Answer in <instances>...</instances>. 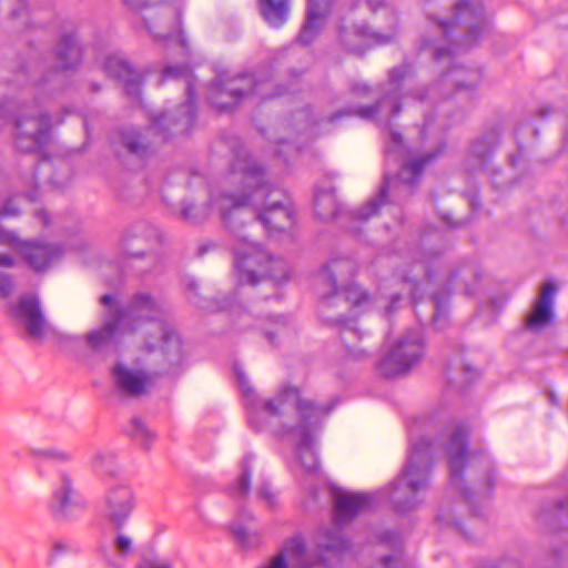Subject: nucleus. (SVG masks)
<instances>
[{"mask_svg":"<svg viewBox=\"0 0 568 568\" xmlns=\"http://www.w3.org/2000/svg\"><path fill=\"white\" fill-rule=\"evenodd\" d=\"M390 140L395 146H400L403 143V136L398 132H390Z\"/></svg>","mask_w":568,"mask_h":568,"instance_id":"bf43d9fd","label":"nucleus"},{"mask_svg":"<svg viewBox=\"0 0 568 568\" xmlns=\"http://www.w3.org/2000/svg\"><path fill=\"white\" fill-rule=\"evenodd\" d=\"M260 12L265 22L274 28H281L290 17L291 0H258Z\"/></svg>","mask_w":568,"mask_h":568,"instance_id":"72a5a7b5","label":"nucleus"},{"mask_svg":"<svg viewBox=\"0 0 568 568\" xmlns=\"http://www.w3.org/2000/svg\"><path fill=\"white\" fill-rule=\"evenodd\" d=\"M351 91L356 95H368L372 89L365 82H356L351 87Z\"/></svg>","mask_w":568,"mask_h":568,"instance_id":"864d4df0","label":"nucleus"},{"mask_svg":"<svg viewBox=\"0 0 568 568\" xmlns=\"http://www.w3.org/2000/svg\"><path fill=\"white\" fill-rule=\"evenodd\" d=\"M332 0H307L306 10H314L321 13L329 14Z\"/></svg>","mask_w":568,"mask_h":568,"instance_id":"09e8293b","label":"nucleus"},{"mask_svg":"<svg viewBox=\"0 0 568 568\" xmlns=\"http://www.w3.org/2000/svg\"><path fill=\"white\" fill-rule=\"evenodd\" d=\"M254 456L246 454L241 460L240 471L233 480L225 487L226 495L235 500H244L251 493L252 463Z\"/></svg>","mask_w":568,"mask_h":568,"instance_id":"473e14b6","label":"nucleus"},{"mask_svg":"<svg viewBox=\"0 0 568 568\" xmlns=\"http://www.w3.org/2000/svg\"><path fill=\"white\" fill-rule=\"evenodd\" d=\"M291 90L276 84L271 77L243 73L233 78L217 77L209 88L207 100L219 112H230L241 103L281 97Z\"/></svg>","mask_w":568,"mask_h":568,"instance_id":"f8f14e48","label":"nucleus"},{"mask_svg":"<svg viewBox=\"0 0 568 568\" xmlns=\"http://www.w3.org/2000/svg\"><path fill=\"white\" fill-rule=\"evenodd\" d=\"M231 184H237V194H224L222 221L234 234V268L239 284H258L273 281L283 284L294 280L288 263L271 255L260 243L242 234L243 210L251 207L253 221L261 223L268 237L277 239L286 234L295 224L296 212L292 201L282 194L268 179L264 166L252 159L244 146L234 152L231 171L226 176Z\"/></svg>","mask_w":568,"mask_h":568,"instance_id":"f03ea898","label":"nucleus"},{"mask_svg":"<svg viewBox=\"0 0 568 568\" xmlns=\"http://www.w3.org/2000/svg\"><path fill=\"white\" fill-rule=\"evenodd\" d=\"M256 497L262 500L268 509H274L277 504L276 494L273 491L268 483L262 484L256 489Z\"/></svg>","mask_w":568,"mask_h":568,"instance_id":"37998d69","label":"nucleus"},{"mask_svg":"<svg viewBox=\"0 0 568 568\" xmlns=\"http://www.w3.org/2000/svg\"><path fill=\"white\" fill-rule=\"evenodd\" d=\"M276 144H287L294 152H298L302 148V143L296 136L291 135L290 138H281L274 141Z\"/></svg>","mask_w":568,"mask_h":568,"instance_id":"603ef678","label":"nucleus"},{"mask_svg":"<svg viewBox=\"0 0 568 568\" xmlns=\"http://www.w3.org/2000/svg\"><path fill=\"white\" fill-rule=\"evenodd\" d=\"M52 57L54 65L40 74L38 63L31 59L14 61L7 70H21V65H26L24 70L29 71L33 83L38 84V90L60 94L67 88L68 73L75 72L83 61V45L78 33H62L53 47Z\"/></svg>","mask_w":568,"mask_h":568,"instance_id":"9b49d317","label":"nucleus"},{"mask_svg":"<svg viewBox=\"0 0 568 568\" xmlns=\"http://www.w3.org/2000/svg\"><path fill=\"white\" fill-rule=\"evenodd\" d=\"M436 521L440 527L452 528L463 535L466 539L471 540L473 536L468 532L460 519L455 516V505L444 504L439 507Z\"/></svg>","mask_w":568,"mask_h":568,"instance_id":"58836bf2","label":"nucleus"},{"mask_svg":"<svg viewBox=\"0 0 568 568\" xmlns=\"http://www.w3.org/2000/svg\"><path fill=\"white\" fill-rule=\"evenodd\" d=\"M341 203L335 194V187L331 181L321 182L315 189L314 210L323 221L335 219L341 212Z\"/></svg>","mask_w":568,"mask_h":568,"instance_id":"2f4dec72","label":"nucleus"},{"mask_svg":"<svg viewBox=\"0 0 568 568\" xmlns=\"http://www.w3.org/2000/svg\"><path fill=\"white\" fill-rule=\"evenodd\" d=\"M32 455L39 462H68L71 458L69 453L58 450L54 448L32 449Z\"/></svg>","mask_w":568,"mask_h":568,"instance_id":"a19ab883","label":"nucleus"},{"mask_svg":"<svg viewBox=\"0 0 568 568\" xmlns=\"http://www.w3.org/2000/svg\"><path fill=\"white\" fill-rule=\"evenodd\" d=\"M433 121H434V119L430 115H428V114L425 115V121H424V125H423V133H425L428 130V128L430 126Z\"/></svg>","mask_w":568,"mask_h":568,"instance_id":"338daca9","label":"nucleus"},{"mask_svg":"<svg viewBox=\"0 0 568 568\" xmlns=\"http://www.w3.org/2000/svg\"><path fill=\"white\" fill-rule=\"evenodd\" d=\"M423 424V418H415L408 425V457L402 473L388 487L374 493L333 489L334 527L318 529L315 541L324 531L342 538L347 542L343 559L351 548V542L343 536L342 529L358 515L375 509L384 499L389 500L399 514L416 509L424 501L423 491L430 484L434 457L439 449L447 459L450 486L460 494L469 507L470 520H477L483 516L481 504L490 499L497 479L491 456L486 450H468L469 432L464 422L447 425L434 440L417 436Z\"/></svg>","mask_w":568,"mask_h":568,"instance_id":"f257e3e1","label":"nucleus"},{"mask_svg":"<svg viewBox=\"0 0 568 568\" xmlns=\"http://www.w3.org/2000/svg\"><path fill=\"white\" fill-rule=\"evenodd\" d=\"M397 538V535L395 532L386 531L382 536V540L385 542H388L390 540H395Z\"/></svg>","mask_w":568,"mask_h":568,"instance_id":"0e129e2a","label":"nucleus"},{"mask_svg":"<svg viewBox=\"0 0 568 568\" xmlns=\"http://www.w3.org/2000/svg\"><path fill=\"white\" fill-rule=\"evenodd\" d=\"M83 498L74 490L72 479L65 473L52 491L49 509L57 520H71L78 518L84 510Z\"/></svg>","mask_w":568,"mask_h":568,"instance_id":"5701e85b","label":"nucleus"},{"mask_svg":"<svg viewBox=\"0 0 568 568\" xmlns=\"http://www.w3.org/2000/svg\"><path fill=\"white\" fill-rule=\"evenodd\" d=\"M111 376L118 393L125 397H141L149 393L153 385L150 373L129 367L121 362L112 367Z\"/></svg>","mask_w":568,"mask_h":568,"instance_id":"b1692460","label":"nucleus"},{"mask_svg":"<svg viewBox=\"0 0 568 568\" xmlns=\"http://www.w3.org/2000/svg\"><path fill=\"white\" fill-rule=\"evenodd\" d=\"M501 133L503 129L499 124L486 128L469 142L465 156L466 170L473 174H488L493 187L499 191L508 184V181L503 179V171L493 163L495 152L501 144Z\"/></svg>","mask_w":568,"mask_h":568,"instance_id":"dca6fc26","label":"nucleus"},{"mask_svg":"<svg viewBox=\"0 0 568 568\" xmlns=\"http://www.w3.org/2000/svg\"><path fill=\"white\" fill-rule=\"evenodd\" d=\"M123 2L131 10H138L149 7L150 0H123Z\"/></svg>","mask_w":568,"mask_h":568,"instance_id":"6e6d98bb","label":"nucleus"},{"mask_svg":"<svg viewBox=\"0 0 568 568\" xmlns=\"http://www.w3.org/2000/svg\"><path fill=\"white\" fill-rule=\"evenodd\" d=\"M463 373L468 383H471L473 381L479 377V372L473 368L469 364L463 365Z\"/></svg>","mask_w":568,"mask_h":568,"instance_id":"5fc2aeb1","label":"nucleus"},{"mask_svg":"<svg viewBox=\"0 0 568 568\" xmlns=\"http://www.w3.org/2000/svg\"><path fill=\"white\" fill-rule=\"evenodd\" d=\"M314 545V549H308L303 537L295 535L285 541L282 550L264 568H288L286 560L295 568H333L342 561L343 551L347 548L345 540L327 531L322 532Z\"/></svg>","mask_w":568,"mask_h":568,"instance_id":"ddd939ff","label":"nucleus"},{"mask_svg":"<svg viewBox=\"0 0 568 568\" xmlns=\"http://www.w3.org/2000/svg\"><path fill=\"white\" fill-rule=\"evenodd\" d=\"M0 243L22 253L28 265L37 273L47 272L55 265L63 255L59 244L24 242L14 232L0 226Z\"/></svg>","mask_w":568,"mask_h":568,"instance_id":"a211bd4d","label":"nucleus"},{"mask_svg":"<svg viewBox=\"0 0 568 568\" xmlns=\"http://www.w3.org/2000/svg\"><path fill=\"white\" fill-rule=\"evenodd\" d=\"M552 112V109L550 106H546V108H540L538 110V114L540 118H545L547 116L548 114H550Z\"/></svg>","mask_w":568,"mask_h":568,"instance_id":"774afa93","label":"nucleus"},{"mask_svg":"<svg viewBox=\"0 0 568 568\" xmlns=\"http://www.w3.org/2000/svg\"><path fill=\"white\" fill-rule=\"evenodd\" d=\"M17 287L0 286V300L4 315L23 338L40 342L52 334L60 343L80 339V336L62 333L50 324L37 292H19Z\"/></svg>","mask_w":568,"mask_h":568,"instance_id":"1a4fd4ad","label":"nucleus"},{"mask_svg":"<svg viewBox=\"0 0 568 568\" xmlns=\"http://www.w3.org/2000/svg\"><path fill=\"white\" fill-rule=\"evenodd\" d=\"M78 551V546L72 541L58 539L52 542V552L57 557L75 554Z\"/></svg>","mask_w":568,"mask_h":568,"instance_id":"c03bdc74","label":"nucleus"},{"mask_svg":"<svg viewBox=\"0 0 568 568\" xmlns=\"http://www.w3.org/2000/svg\"><path fill=\"white\" fill-rule=\"evenodd\" d=\"M426 286H413L410 292L415 314L420 324L430 321L436 329H443L448 322V305L452 296V286H436L429 292V297L419 301Z\"/></svg>","mask_w":568,"mask_h":568,"instance_id":"412c9836","label":"nucleus"},{"mask_svg":"<svg viewBox=\"0 0 568 568\" xmlns=\"http://www.w3.org/2000/svg\"><path fill=\"white\" fill-rule=\"evenodd\" d=\"M20 213L19 206L16 204L14 199H8L0 207L1 216H16Z\"/></svg>","mask_w":568,"mask_h":568,"instance_id":"8fccbe9b","label":"nucleus"},{"mask_svg":"<svg viewBox=\"0 0 568 568\" xmlns=\"http://www.w3.org/2000/svg\"><path fill=\"white\" fill-rule=\"evenodd\" d=\"M403 284H409V285L419 284V280H417L416 277H413V276H409V275L405 274L403 276Z\"/></svg>","mask_w":568,"mask_h":568,"instance_id":"e2e57ef3","label":"nucleus"},{"mask_svg":"<svg viewBox=\"0 0 568 568\" xmlns=\"http://www.w3.org/2000/svg\"><path fill=\"white\" fill-rule=\"evenodd\" d=\"M13 264V258L8 254H0V265L10 266Z\"/></svg>","mask_w":568,"mask_h":568,"instance_id":"052dcab7","label":"nucleus"},{"mask_svg":"<svg viewBox=\"0 0 568 568\" xmlns=\"http://www.w3.org/2000/svg\"><path fill=\"white\" fill-rule=\"evenodd\" d=\"M353 272V263L348 260H332L317 273V280L323 284H348L345 275Z\"/></svg>","mask_w":568,"mask_h":568,"instance_id":"c9c22d12","label":"nucleus"},{"mask_svg":"<svg viewBox=\"0 0 568 568\" xmlns=\"http://www.w3.org/2000/svg\"><path fill=\"white\" fill-rule=\"evenodd\" d=\"M244 406L247 412L250 426L261 432L266 427L270 417H278L286 407H294L298 414V423L291 428H285L282 436H288L294 442V449L301 466L306 473H315L318 469V457L314 449L316 435L323 426V419L337 404L334 398L327 405H318L312 399L302 398L297 387L285 385L277 396L272 399L260 397L252 387L250 379L240 364L233 367Z\"/></svg>","mask_w":568,"mask_h":568,"instance_id":"20e7f679","label":"nucleus"},{"mask_svg":"<svg viewBox=\"0 0 568 568\" xmlns=\"http://www.w3.org/2000/svg\"><path fill=\"white\" fill-rule=\"evenodd\" d=\"M128 434L145 449L150 447V444L154 439V434L149 430L144 423L138 417L132 418Z\"/></svg>","mask_w":568,"mask_h":568,"instance_id":"ea45409f","label":"nucleus"},{"mask_svg":"<svg viewBox=\"0 0 568 568\" xmlns=\"http://www.w3.org/2000/svg\"><path fill=\"white\" fill-rule=\"evenodd\" d=\"M328 14L306 10V18L297 36V42L303 45L312 44L321 34Z\"/></svg>","mask_w":568,"mask_h":568,"instance_id":"e433bc0d","label":"nucleus"},{"mask_svg":"<svg viewBox=\"0 0 568 568\" xmlns=\"http://www.w3.org/2000/svg\"><path fill=\"white\" fill-rule=\"evenodd\" d=\"M125 265L121 270L122 280H152L162 274L165 268L164 258L156 252L125 253Z\"/></svg>","mask_w":568,"mask_h":568,"instance_id":"a878e982","label":"nucleus"},{"mask_svg":"<svg viewBox=\"0 0 568 568\" xmlns=\"http://www.w3.org/2000/svg\"><path fill=\"white\" fill-rule=\"evenodd\" d=\"M253 514L245 507H241L236 513L235 520L231 524L230 530L236 540V542L243 548H250L254 545L251 540V535L247 529L243 526L244 523L253 520Z\"/></svg>","mask_w":568,"mask_h":568,"instance_id":"4c0bfd02","label":"nucleus"},{"mask_svg":"<svg viewBox=\"0 0 568 568\" xmlns=\"http://www.w3.org/2000/svg\"><path fill=\"white\" fill-rule=\"evenodd\" d=\"M558 509L562 516L568 517V493L558 501Z\"/></svg>","mask_w":568,"mask_h":568,"instance_id":"13d9d810","label":"nucleus"},{"mask_svg":"<svg viewBox=\"0 0 568 568\" xmlns=\"http://www.w3.org/2000/svg\"><path fill=\"white\" fill-rule=\"evenodd\" d=\"M4 70L0 73V120H14V140L21 152H34L48 143L51 116L42 108L57 94L38 90L29 71Z\"/></svg>","mask_w":568,"mask_h":568,"instance_id":"423d86ee","label":"nucleus"},{"mask_svg":"<svg viewBox=\"0 0 568 568\" xmlns=\"http://www.w3.org/2000/svg\"><path fill=\"white\" fill-rule=\"evenodd\" d=\"M30 184L33 185V189L28 191L24 194V196L28 199V201L34 202L38 199V195H37V184H36V172L34 171L32 172V175L30 178Z\"/></svg>","mask_w":568,"mask_h":568,"instance_id":"4d7b16f0","label":"nucleus"},{"mask_svg":"<svg viewBox=\"0 0 568 568\" xmlns=\"http://www.w3.org/2000/svg\"><path fill=\"white\" fill-rule=\"evenodd\" d=\"M164 79H183L185 81L186 100L174 111L164 112L153 118L152 129L162 134L164 140L185 135L192 130L196 120L194 77L189 64L165 65L162 70Z\"/></svg>","mask_w":568,"mask_h":568,"instance_id":"4468645a","label":"nucleus"},{"mask_svg":"<svg viewBox=\"0 0 568 568\" xmlns=\"http://www.w3.org/2000/svg\"><path fill=\"white\" fill-rule=\"evenodd\" d=\"M115 536L112 541L113 551L104 546L98 548L101 559L110 568H123L126 558L133 552V539L122 530H114Z\"/></svg>","mask_w":568,"mask_h":568,"instance_id":"7c9ffc66","label":"nucleus"},{"mask_svg":"<svg viewBox=\"0 0 568 568\" xmlns=\"http://www.w3.org/2000/svg\"><path fill=\"white\" fill-rule=\"evenodd\" d=\"M332 323L334 325L341 326L343 328V334L351 333V334L359 337L356 321L348 318L344 315H341L336 318H333Z\"/></svg>","mask_w":568,"mask_h":568,"instance_id":"de8ad7c7","label":"nucleus"},{"mask_svg":"<svg viewBox=\"0 0 568 568\" xmlns=\"http://www.w3.org/2000/svg\"><path fill=\"white\" fill-rule=\"evenodd\" d=\"M557 288L558 286H542L541 292L532 303L530 312L525 317V329L539 333L552 324Z\"/></svg>","mask_w":568,"mask_h":568,"instance_id":"bb28decb","label":"nucleus"},{"mask_svg":"<svg viewBox=\"0 0 568 568\" xmlns=\"http://www.w3.org/2000/svg\"><path fill=\"white\" fill-rule=\"evenodd\" d=\"M187 194L182 202L173 206L172 212L182 221L190 224H200L211 214L216 205L222 206L224 194H237V187L234 191H223L219 197L209 189L206 179L199 172H190L186 181ZM222 213V210H220Z\"/></svg>","mask_w":568,"mask_h":568,"instance_id":"f3484780","label":"nucleus"},{"mask_svg":"<svg viewBox=\"0 0 568 568\" xmlns=\"http://www.w3.org/2000/svg\"><path fill=\"white\" fill-rule=\"evenodd\" d=\"M136 568H173L172 562L162 557L143 558Z\"/></svg>","mask_w":568,"mask_h":568,"instance_id":"49530a36","label":"nucleus"},{"mask_svg":"<svg viewBox=\"0 0 568 568\" xmlns=\"http://www.w3.org/2000/svg\"><path fill=\"white\" fill-rule=\"evenodd\" d=\"M163 234L158 226L148 221H136L130 224L121 236V246L125 253L132 252L135 242L161 244Z\"/></svg>","mask_w":568,"mask_h":568,"instance_id":"c756f323","label":"nucleus"},{"mask_svg":"<svg viewBox=\"0 0 568 568\" xmlns=\"http://www.w3.org/2000/svg\"><path fill=\"white\" fill-rule=\"evenodd\" d=\"M329 287V293L321 300V304L327 307L339 302H344L362 312L374 308H383L385 315L388 316L396 310V304L400 300L398 295H392L389 300L379 295L372 296L363 290V286Z\"/></svg>","mask_w":568,"mask_h":568,"instance_id":"aec40b11","label":"nucleus"},{"mask_svg":"<svg viewBox=\"0 0 568 568\" xmlns=\"http://www.w3.org/2000/svg\"><path fill=\"white\" fill-rule=\"evenodd\" d=\"M114 459L115 455L112 452H98L93 460V467L99 471L112 475L114 474Z\"/></svg>","mask_w":568,"mask_h":568,"instance_id":"79ce46f5","label":"nucleus"},{"mask_svg":"<svg viewBox=\"0 0 568 568\" xmlns=\"http://www.w3.org/2000/svg\"><path fill=\"white\" fill-rule=\"evenodd\" d=\"M103 71L111 78L121 82L125 94L132 100L141 95L142 75L120 53H109L102 63Z\"/></svg>","mask_w":568,"mask_h":568,"instance_id":"393cba45","label":"nucleus"},{"mask_svg":"<svg viewBox=\"0 0 568 568\" xmlns=\"http://www.w3.org/2000/svg\"><path fill=\"white\" fill-rule=\"evenodd\" d=\"M445 149L446 143L440 139L433 150L406 161L396 175L390 176L385 173L377 195L352 211L351 217L357 221H367L387 203L400 204L414 193L425 168L435 162Z\"/></svg>","mask_w":568,"mask_h":568,"instance_id":"9d476101","label":"nucleus"},{"mask_svg":"<svg viewBox=\"0 0 568 568\" xmlns=\"http://www.w3.org/2000/svg\"><path fill=\"white\" fill-rule=\"evenodd\" d=\"M8 8V20L14 32H23L34 27L27 0H0Z\"/></svg>","mask_w":568,"mask_h":568,"instance_id":"f704fd0d","label":"nucleus"},{"mask_svg":"<svg viewBox=\"0 0 568 568\" xmlns=\"http://www.w3.org/2000/svg\"><path fill=\"white\" fill-rule=\"evenodd\" d=\"M465 293L468 296L480 293L477 312L487 325L497 321L498 315L509 300V296L500 291L498 286H466Z\"/></svg>","mask_w":568,"mask_h":568,"instance_id":"cd10ccee","label":"nucleus"},{"mask_svg":"<svg viewBox=\"0 0 568 568\" xmlns=\"http://www.w3.org/2000/svg\"><path fill=\"white\" fill-rule=\"evenodd\" d=\"M37 215L42 220L44 226L49 225L48 214L45 211L40 210L37 212Z\"/></svg>","mask_w":568,"mask_h":568,"instance_id":"69168bd1","label":"nucleus"},{"mask_svg":"<svg viewBox=\"0 0 568 568\" xmlns=\"http://www.w3.org/2000/svg\"><path fill=\"white\" fill-rule=\"evenodd\" d=\"M135 495L129 485H113L104 494L102 517L113 530H122L135 509Z\"/></svg>","mask_w":568,"mask_h":568,"instance_id":"4be33fe9","label":"nucleus"},{"mask_svg":"<svg viewBox=\"0 0 568 568\" xmlns=\"http://www.w3.org/2000/svg\"><path fill=\"white\" fill-rule=\"evenodd\" d=\"M425 355V341L420 328H410L378 359L379 376L392 379L406 375Z\"/></svg>","mask_w":568,"mask_h":568,"instance_id":"2eb2a0df","label":"nucleus"},{"mask_svg":"<svg viewBox=\"0 0 568 568\" xmlns=\"http://www.w3.org/2000/svg\"><path fill=\"white\" fill-rule=\"evenodd\" d=\"M143 21L155 42L176 47L181 52L187 53L189 45L181 29V12L178 9L160 8L152 14H144Z\"/></svg>","mask_w":568,"mask_h":568,"instance_id":"6ab92c4d","label":"nucleus"},{"mask_svg":"<svg viewBox=\"0 0 568 568\" xmlns=\"http://www.w3.org/2000/svg\"><path fill=\"white\" fill-rule=\"evenodd\" d=\"M550 561L554 566L552 568H568V545L555 548L550 556Z\"/></svg>","mask_w":568,"mask_h":568,"instance_id":"a18cd8bd","label":"nucleus"},{"mask_svg":"<svg viewBox=\"0 0 568 568\" xmlns=\"http://www.w3.org/2000/svg\"><path fill=\"white\" fill-rule=\"evenodd\" d=\"M444 45L449 48L448 42ZM454 49V41L450 44ZM468 50H465L467 52ZM464 51H454L450 58L436 60L437 63H448L449 69L440 74L438 80L426 87H416L406 90V85L416 78L414 63L404 61L390 68L387 72V80L379 84L381 98L373 104L358 108H348L336 111L328 116L315 115L310 106L293 113L291 124L294 134L313 135V129L325 123L334 124L346 115H356L366 121H375L378 124H388L390 120L402 111L404 98H412L418 102L438 103L452 98L463 101H470L475 90L479 87L483 78L481 70L477 67H465L454 63L456 55ZM433 58H435L433 55Z\"/></svg>","mask_w":568,"mask_h":568,"instance_id":"7ed1b4c3","label":"nucleus"},{"mask_svg":"<svg viewBox=\"0 0 568 568\" xmlns=\"http://www.w3.org/2000/svg\"><path fill=\"white\" fill-rule=\"evenodd\" d=\"M349 11H368L372 14L382 11L386 23L374 27L367 22H361L348 27L342 21L337 28V39L344 51L363 57L373 45H386L396 40L399 18L384 0H352Z\"/></svg>","mask_w":568,"mask_h":568,"instance_id":"6e6552de","label":"nucleus"},{"mask_svg":"<svg viewBox=\"0 0 568 568\" xmlns=\"http://www.w3.org/2000/svg\"><path fill=\"white\" fill-rule=\"evenodd\" d=\"M424 10L432 22V33L420 41L422 49H433L436 60L450 58L454 51L470 50L490 31V20L481 0H425Z\"/></svg>","mask_w":568,"mask_h":568,"instance_id":"0eeeda50","label":"nucleus"},{"mask_svg":"<svg viewBox=\"0 0 568 568\" xmlns=\"http://www.w3.org/2000/svg\"><path fill=\"white\" fill-rule=\"evenodd\" d=\"M100 302L109 308L104 324L85 335L88 346L101 351L116 343L124 335L134 333L145 324H152L159 331V348L171 366H178L183 361L182 342L174 327L166 320V311L150 295L138 293L123 305L118 294H104ZM148 351L156 349L151 341L145 342Z\"/></svg>","mask_w":568,"mask_h":568,"instance_id":"39448f33","label":"nucleus"},{"mask_svg":"<svg viewBox=\"0 0 568 568\" xmlns=\"http://www.w3.org/2000/svg\"><path fill=\"white\" fill-rule=\"evenodd\" d=\"M381 565L382 568H405L402 557L398 555L382 557Z\"/></svg>","mask_w":568,"mask_h":568,"instance_id":"3c124183","label":"nucleus"},{"mask_svg":"<svg viewBox=\"0 0 568 568\" xmlns=\"http://www.w3.org/2000/svg\"><path fill=\"white\" fill-rule=\"evenodd\" d=\"M469 272L474 274L476 281H483L485 278L483 272L477 266H471Z\"/></svg>","mask_w":568,"mask_h":568,"instance_id":"680f3d73","label":"nucleus"},{"mask_svg":"<svg viewBox=\"0 0 568 568\" xmlns=\"http://www.w3.org/2000/svg\"><path fill=\"white\" fill-rule=\"evenodd\" d=\"M150 131H141L133 126H125L118 131L115 146H121L128 155L142 162L152 153Z\"/></svg>","mask_w":568,"mask_h":568,"instance_id":"c85d7f7f","label":"nucleus"}]
</instances>
